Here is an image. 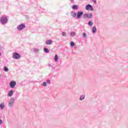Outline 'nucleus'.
<instances>
[{"mask_svg": "<svg viewBox=\"0 0 128 128\" xmlns=\"http://www.w3.org/2000/svg\"><path fill=\"white\" fill-rule=\"evenodd\" d=\"M8 20L6 16H2L0 19V22L2 24H8Z\"/></svg>", "mask_w": 128, "mask_h": 128, "instance_id": "nucleus-1", "label": "nucleus"}, {"mask_svg": "<svg viewBox=\"0 0 128 128\" xmlns=\"http://www.w3.org/2000/svg\"><path fill=\"white\" fill-rule=\"evenodd\" d=\"M14 98H12L8 102V106L10 108H12L14 106Z\"/></svg>", "mask_w": 128, "mask_h": 128, "instance_id": "nucleus-2", "label": "nucleus"}, {"mask_svg": "<svg viewBox=\"0 0 128 128\" xmlns=\"http://www.w3.org/2000/svg\"><path fill=\"white\" fill-rule=\"evenodd\" d=\"M84 14V12L82 11H79L77 12L76 14V18L78 20H80V18H82V16Z\"/></svg>", "mask_w": 128, "mask_h": 128, "instance_id": "nucleus-3", "label": "nucleus"}, {"mask_svg": "<svg viewBox=\"0 0 128 128\" xmlns=\"http://www.w3.org/2000/svg\"><path fill=\"white\" fill-rule=\"evenodd\" d=\"M86 10H94V7H92V5L88 4L86 6Z\"/></svg>", "mask_w": 128, "mask_h": 128, "instance_id": "nucleus-4", "label": "nucleus"}, {"mask_svg": "<svg viewBox=\"0 0 128 128\" xmlns=\"http://www.w3.org/2000/svg\"><path fill=\"white\" fill-rule=\"evenodd\" d=\"M84 18H92V14H84Z\"/></svg>", "mask_w": 128, "mask_h": 128, "instance_id": "nucleus-5", "label": "nucleus"}, {"mask_svg": "<svg viewBox=\"0 0 128 128\" xmlns=\"http://www.w3.org/2000/svg\"><path fill=\"white\" fill-rule=\"evenodd\" d=\"M13 58H15V60H18V58H20V54L18 53H14L13 54Z\"/></svg>", "mask_w": 128, "mask_h": 128, "instance_id": "nucleus-6", "label": "nucleus"}, {"mask_svg": "<svg viewBox=\"0 0 128 128\" xmlns=\"http://www.w3.org/2000/svg\"><path fill=\"white\" fill-rule=\"evenodd\" d=\"M26 28V25L24 24H21L18 26L17 28L18 30H24Z\"/></svg>", "mask_w": 128, "mask_h": 128, "instance_id": "nucleus-7", "label": "nucleus"}, {"mask_svg": "<svg viewBox=\"0 0 128 128\" xmlns=\"http://www.w3.org/2000/svg\"><path fill=\"white\" fill-rule=\"evenodd\" d=\"M16 82L12 81L10 84V86L12 88L16 86Z\"/></svg>", "mask_w": 128, "mask_h": 128, "instance_id": "nucleus-8", "label": "nucleus"}, {"mask_svg": "<svg viewBox=\"0 0 128 128\" xmlns=\"http://www.w3.org/2000/svg\"><path fill=\"white\" fill-rule=\"evenodd\" d=\"M47 46H50V44H52V40H47L46 42H45Z\"/></svg>", "mask_w": 128, "mask_h": 128, "instance_id": "nucleus-9", "label": "nucleus"}, {"mask_svg": "<svg viewBox=\"0 0 128 128\" xmlns=\"http://www.w3.org/2000/svg\"><path fill=\"white\" fill-rule=\"evenodd\" d=\"M14 90H10L9 92H8V96H12V94H14Z\"/></svg>", "mask_w": 128, "mask_h": 128, "instance_id": "nucleus-10", "label": "nucleus"}, {"mask_svg": "<svg viewBox=\"0 0 128 128\" xmlns=\"http://www.w3.org/2000/svg\"><path fill=\"white\" fill-rule=\"evenodd\" d=\"M92 34H96V26H94L92 28Z\"/></svg>", "mask_w": 128, "mask_h": 128, "instance_id": "nucleus-11", "label": "nucleus"}, {"mask_svg": "<svg viewBox=\"0 0 128 128\" xmlns=\"http://www.w3.org/2000/svg\"><path fill=\"white\" fill-rule=\"evenodd\" d=\"M70 14L72 18H76V12H72Z\"/></svg>", "mask_w": 128, "mask_h": 128, "instance_id": "nucleus-12", "label": "nucleus"}, {"mask_svg": "<svg viewBox=\"0 0 128 128\" xmlns=\"http://www.w3.org/2000/svg\"><path fill=\"white\" fill-rule=\"evenodd\" d=\"M4 103L2 102L0 104V110H4Z\"/></svg>", "mask_w": 128, "mask_h": 128, "instance_id": "nucleus-13", "label": "nucleus"}, {"mask_svg": "<svg viewBox=\"0 0 128 128\" xmlns=\"http://www.w3.org/2000/svg\"><path fill=\"white\" fill-rule=\"evenodd\" d=\"M54 61L56 62H58V54H56L54 58Z\"/></svg>", "mask_w": 128, "mask_h": 128, "instance_id": "nucleus-14", "label": "nucleus"}, {"mask_svg": "<svg viewBox=\"0 0 128 128\" xmlns=\"http://www.w3.org/2000/svg\"><path fill=\"white\" fill-rule=\"evenodd\" d=\"M85 98H86L85 95H82L80 98V100H84Z\"/></svg>", "mask_w": 128, "mask_h": 128, "instance_id": "nucleus-15", "label": "nucleus"}, {"mask_svg": "<svg viewBox=\"0 0 128 128\" xmlns=\"http://www.w3.org/2000/svg\"><path fill=\"white\" fill-rule=\"evenodd\" d=\"M92 24H94V22H92V21H89L88 22V26H92Z\"/></svg>", "mask_w": 128, "mask_h": 128, "instance_id": "nucleus-16", "label": "nucleus"}, {"mask_svg": "<svg viewBox=\"0 0 128 128\" xmlns=\"http://www.w3.org/2000/svg\"><path fill=\"white\" fill-rule=\"evenodd\" d=\"M44 52H46V54H48V52H50V50H48L46 48H44Z\"/></svg>", "mask_w": 128, "mask_h": 128, "instance_id": "nucleus-17", "label": "nucleus"}, {"mask_svg": "<svg viewBox=\"0 0 128 128\" xmlns=\"http://www.w3.org/2000/svg\"><path fill=\"white\" fill-rule=\"evenodd\" d=\"M70 34L72 37H74L76 36V32H70Z\"/></svg>", "mask_w": 128, "mask_h": 128, "instance_id": "nucleus-18", "label": "nucleus"}, {"mask_svg": "<svg viewBox=\"0 0 128 128\" xmlns=\"http://www.w3.org/2000/svg\"><path fill=\"white\" fill-rule=\"evenodd\" d=\"M72 8L73 10H78V6H76V5H73L72 7Z\"/></svg>", "mask_w": 128, "mask_h": 128, "instance_id": "nucleus-19", "label": "nucleus"}, {"mask_svg": "<svg viewBox=\"0 0 128 128\" xmlns=\"http://www.w3.org/2000/svg\"><path fill=\"white\" fill-rule=\"evenodd\" d=\"M39 50H40L36 48H34V52H38Z\"/></svg>", "mask_w": 128, "mask_h": 128, "instance_id": "nucleus-20", "label": "nucleus"}, {"mask_svg": "<svg viewBox=\"0 0 128 128\" xmlns=\"http://www.w3.org/2000/svg\"><path fill=\"white\" fill-rule=\"evenodd\" d=\"M87 36H88V35L86 34V32H84V33L82 34V36H83V38H86Z\"/></svg>", "mask_w": 128, "mask_h": 128, "instance_id": "nucleus-21", "label": "nucleus"}, {"mask_svg": "<svg viewBox=\"0 0 128 128\" xmlns=\"http://www.w3.org/2000/svg\"><path fill=\"white\" fill-rule=\"evenodd\" d=\"M4 72H8V68L6 66L4 67Z\"/></svg>", "mask_w": 128, "mask_h": 128, "instance_id": "nucleus-22", "label": "nucleus"}, {"mask_svg": "<svg viewBox=\"0 0 128 128\" xmlns=\"http://www.w3.org/2000/svg\"><path fill=\"white\" fill-rule=\"evenodd\" d=\"M42 86H47L48 84H46V82H44L42 83Z\"/></svg>", "mask_w": 128, "mask_h": 128, "instance_id": "nucleus-23", "label": "nucleus"}, {"mask_svg": "<svg viewBox=\"0 0 128 128\" xmlns=\"http://www.w3.org/2000/svg\"><path fill=\"white\" fill-rule=\"evenodd\" d=\"M62 36H66V32H62Z\"/></svg>", "mask_w": 128, "mask_h": 128, "instance_id": "nucleus-24", "label": "nucleus"}, {"mask_svg": "<svg viewBox=\"0 0 128 128\" xmlns=\"http://www.w3.org/2000/svg\"><path fill=\"white\" fill-rule=\"evenodd\" d=\"M70 46H74V42H71Z\"/></svg>", "mask_w": 128, "mask_h": 128, "instance_id": "nucleus-25", "label": "nucleus"}, {"mask_svg": "<svg viewBox=\"0 0 128 128\" xmlns=\"http://www.w3.org/2000/svg\"><path fill=\"white\" fill-rule=\"evenodd\" d=\"M46 82H47L48 84H50V80H46Z\"/></svg>", "mask_w": 128, "mask_h": 128, "instance_id": "nucleus-26", "label": "nucleus"}, {"mask_svg": "<svg viewBox=\"0 0 128 128\" xmlns=\"http://www.w3.org/2000/svg\"><path fill=\"white\" fill-rule=\"evenodd\" d=\"M92 2L94 4H96V0H92Z\"/></svg>", "mask_w": 128, "mask_h": 128, "instance_id": "nucleus-27", "label": "nucleus"}, {"mask_svg": "<svg viewBox=\"0 0 128 128\" xmlns=\"http://www.w3.org/2000/svg\"><path fill=\"white\" fill-rule=\"evenodd\" d=\"M2 124V120H0V126Z\"/></svg>", "mask_w": 128, "mask_h": 128, "instance_id": "nucleus-28", "label": "nucleus"}, {"mask_svg": "<svg viewBox=\"0 0 128 128\" xmlns=\"http://www.w3.org/2000/svg\"><path fill=\"white\" fill-rule=\"evenodd\" d=\"M2 75L0 74V78H2Z\"/></svg>", "mask_w": 128, "mask_h": 128, "instance_id": "nucleus-29", "label": "nucleus"}, {"mask_svg": "<svg viewBox=\"0 0 128 128\" xmlns=\"http://www.w3.org/2000/svg\"><path fill=\"white\" fill-rule=\"evenodd\" d=\"M70 2H74V0H70Z\"/></svg>", "mask_w": 128, "mask_h": 128, "instance_id": "nucleus-30", "label": "nucleus"}, {"mask_svg": "<svg viewBox=\"0 0 128 128\" xmlns=\"http://www.w3.org/2000/svg\"><path fill=\"white\" fill-rule=\"evenodd\" d=\"M49 66H50V65H49Z\"/></svg>", "mask_w": 128, "mask_h": 128, "instance_id": "nucleus-31", "label": "nucleus"}]
</instances>
